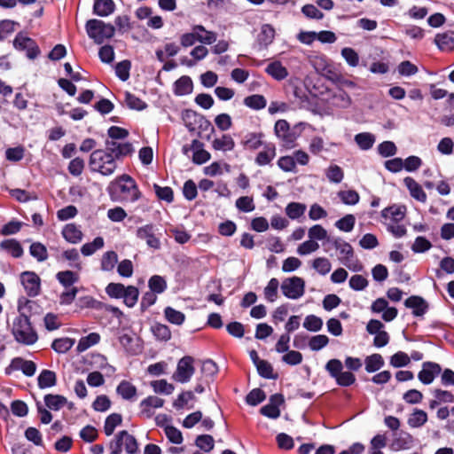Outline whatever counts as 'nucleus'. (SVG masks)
I'll list each match as a JSON object with an SVG mask.
<instances>
[{
  "label": "nucleus",
  "mask_w": 454,
  "mask_h": 454,
  "mask_svg": "<svg viewBox=\"0 0 454 454\" xmlns=\"http://www.w3.org/2000/svg\"><path fill=\"white\" fill-rule=\"evenodd\" d=\"M244 105L253 110H262L267 106V100L264 96L260 94H254L247 96L243 100Z\"/></svg>",
  "instance_id": "obj_38"
},
{
  "label": "nucleus",
  "mask_w": 454,
  "mask_h": 454,
  "mask_svg": "<svg viewBox=\"0 0 454 454\" xmlns=\"http://www.w3.org/2000/svg\"><path fill=\"white\" fill-rule=\"evenodd\" d=\"M306 209L307 207L303 203L290 202L286 205L285 212L290 219L296 220L304 215Z\"/></svg>",
  "instance_id": "obj_41"
},
{
  "label": "nucleus",
  "mask_w": 454,
  "mask_h": 454,
  "mask_svg": "<svg viewBox=\"0 0 454 454\" xmlns=\"http://www.w3.org/2000/svg\"><path fill=\"white\" fill-rule=\"evenodd\" d=\"M405 307L412 309V314L415 317L423 316L427 310V304L426 301L419 296H411L404 301Z\"/></svg>",
  "instance_id": "obj_21"
},
{
  "label": "nucleus",
  "mask_w": 454,
  "mask_h": 454,
  "mask_svg": "<svg viewBox=\"0 0 454 454\" xmlns=\"http://www.w3.org/2000/svg\"><path fill=\"white\" fill-rule=\"evenodd\" d=\"M333 104L340 108H348L352 104L349 95L342 89H339L333 96Z\"/></svg>",
  "instance_id": "obj_50"
},
{
  "label": "nucleus",
  "mask_w": 454,
  "mask_h": 454,
  "mask_svg": "<svg viewBox=\"0 0 454 454\" xmlns=\"http://www.w3.org/2000/svg\"><path fill=\"white\" fill-rule=\"evenodd\" d=\"M198 42L205 44H212L216 41V34L207 30L203 26L197 25L193 27Z\"/></svg>",
  "instance_id": "obj_35"
},
{
  "label": "nucleus",
  "mask_w": 454,
  "mask_h": 454,
  "mask_svg": "<svg viewBox=\"0 0 454 454\" xmlns=\"http://www.w3.org/2000/svg\"><path fill=\"white\" fill-rule=\"evenodd\" d=\"M364 364L367 372H374L379 371L384 365V360L381 355L373 354L365 358Z\"/></svg>",
  "instance_id": "obj_46"
},
{
  "label": "nucleus",
  "mask_w": 454,
  "mask_h": 454,
  "mask_svg": "<svg viewBox=\"0 0 454 454\" xmlns=\"http://www.w3.org/2000/svg\"><path fill=\"white\" fill-rule=\"evenodd\" d=\"M155 226L153 223H148L138 227L136 231L137 239L145 240L146 245L153 249L160 248V240L155 235Z\"/></svg>",
  "instance_id": "obj_13"
},
{
  "label": "nucleus",
  "mask_w": 454,
  "mask_h": 454,
  "mask_svg": "<svg viewBox=\"0 0 454 454\" xmlns=\"http://www.w3.org/2000/svg\"><path fill=\"white\" fill-rule=\"evenodd\" d=\"M279 282L277 278H272L264 288V297L270 302H274L278 298V290Z\"/></svg>",
  "instance_id": "obj_54"
},
{
  "label": "nucleus",
  "mask_w": 454,
  "mask_h": 454,
  "mask_svg": "<svg viewBox=\"0 0 454 454\" xmlns=\"http://www.w3.org/2000/svg\"><path fill=\"white\" fill-rule=\"evenodd\" d=\"M37 383L41 389L54 387L57 383V375L53 371L44 369L38 375Z\"/></svg>",
  "instance_id": "obj_32"
},
{
  "label": "nucleus",
  "mask_w": 454,
  "mask_h": 454,
  "mask_svg": "<svg viewBox=\"0 0 454 454\" xmlns=\"http://www.w3.org/2000/svg\"><path fill=\"white\" fill-rule=\"evenodd\" d=\"M153 390L156 394L170 395L173 393L175 387L168 383L166 380H153L150 383Z\"/></svg>",
  "instance_id": "obj_52"
},
{
  "label": "nucleus",
  "mask_w": 454,
  "mask_h": 454,
  "mask_svg": "<svg viewBox=\"0 0 454 454\" xmlns=\"http://www.w3.org/2000/svg\"><path fill=\"white\" fill-rule=\"evenodd\" d=\"M281 291L286 298L297 300L304 294L305 282L300 277L287 278L281 284Z\"/></svg>",
  "instance_id": "obj_8"
},
{
  "label": "nucleus",
  "mask_w": 454,
  "mask_h": 454,
  "mask_svg": "<svg viewBox=\"0 0 454 454\" xmlns=\"http://www.w3.org/2000/svg\"><path fill=\"white\" fill-rule=\"evenodd\" d=\"M338 197L346 205L354 206L359 202L360 196L355 190L340 191Z\"/></svg>",
  "instance_id": "obj_58"
},
{
  "label": "nucleus",
  "mask_w": 454,
  "mask_h": 454,
  "mask_svg": "<svg viewBox=\"0 0 454 454\" xmlns=\"http://www.w3.org/2000/svg\"><path fill=\"white\" fill-rule=\"evenodd\" d=\"M86 32L90 38L93 39L98 44L105 40L110 39L114 35L115 28L110 23H106L101 20H90L86 23Z\"/></svg>",
  "instance_id": "obj_6"
},
{
  "label": "nucleus",
  "mask_w": 454,
  "mask_h": 454,
  "mask_svg": "<svg viewBox=\"0 0 454 454\" xmlns=\"http://www.w3.org/2000/svg\"><path fill=\"white\" fill-rule=\"evenodd\" d=\"M116 393L126 401H133L136 399L137 389L131 382L121 380L116 387Z\"/></svg>",
  "instance_id": "obj_27"
},
{
  "label": "nucleus",
  "mask_w": 454,
  "mask_h": 454,
  "mask_svg": "<svg viewBox=\"0 0 454 454\" xmlns=\"http://www.w3.org/2000/svg\"><path fill=\"white\" fill-rule=\"evenodd\" d=\"M441 366L434 362H425L422 369L418 374V378L425 385L431 384L434 378L441 373Z\"/></svg>",
  "instance_id": "obj_15"
},
{
  "label": "nucleus",
  "mask_w": 454,
  "mask_h": 454,
  "mask_svg": "<svg viewBox=\"0 0 454 454\" xmlns=\"http://www.w3.org/2000/svg\"><path fill=\"white\" fill-rule=\"evenodd\" d=\"M21 284L30 297L37 296L41 290V279L32 271H25L20 275Z\"/></svg>",
  "instance_id": "obj_12"
},
{
  "label": "nucleus",
  "mask_w": 454,
  "mask_h": 454,
  "mask_svg": "<svg viewBox=\"0 0 454 454\" xmlns=\"http://www.w3.org/2000/svg\"><path fill=\"white\" fill-rule=\"evenodd\" d=\"M332 243L339 253L338 259L341 264L354 272L363 270V264L355 258L354 249L349 243L340 238L334 239Z\"/></svg>",
  "instance_id": "obj_5"
},
{
  "label": "nucleus",
  "mask_w": 454,
  "mask_h": 454,
  "mask_svg": "<svg viewBox=\"0 0 454 454\" xmlns=\"http://www.w3.org/2000/svg\"><path fill=\"white\" fill-rule=\"evenodd\" d=\"M63 238L71 244H77L82 241L83 234L80 228L74 223H67L62 229Z\"/></svg>",
  "instance_id": "obj_24"
},
{
  "label": "nucleus",
  "mask_w": 454,
  "mask_h": 454,
  "mask_svg": "<svg viewBox=\"0 0 454 454\" xmlns=\"http://www.w3.org/2000/svg\"><path fill=\"white\" fill-rule=\"evenodd\" d=\"M310 65L318 74H325L329 79V76L333 74L331 66L328 63V59L323 54L311 55L309 58Z\"/></svg>",
  "instance_id": "obj_18"
},
{
  "label": "nucleus",
  "mask_w": 454,
  "mask_h": 454,
  "mask_svg": "<svg viewBox=\"0 0 454 454\" xmlns=\"http://www.w3.org/2000/svg\"><path fill=\"white\" fill-rule=\"evenodd\" d=\"M13 47L20 51H26V55L29 59H36L41 51L35 41L24 33H18L13 40Z\"/></svg>",
  "instance_id": "obj_9"
},
{
  "label": "nucleus",
  "mask_w": 454,
  "mask_h": 454,
  "mask_svg": "<svg viewBox=\"0 0 454 454\" xmlns=\"http://www.w3.org/2000/svg\"><path fill=\"white\" fill-rule=\"evenodd\" d=\"M30 254L38 262H44L48 258L46 247L40 242L31 244L29 247Z\"/></svg>",
  "instance_id": "obj_56"
},
{
  "label": "nucleus",
  "mask_w": 454,
  "mask_h": 454,
  "mask_svg": "<svg viewBox=\"0 0 454 454\" xmlns=\"http://www.w3.org/2000/svg\"><path fill=\"white\" fill-rule=\"evenodd\" d=\"M193 83L189 76L184 75L177 79L173 85V91L176 96H185L192 93Z\"/></svg>",
  "instance_id": "obj_28"
},
{
  "label": "nucleus",
  "mask_w": 454,
  "mask_h": 454,
  "mask_svg": "<svg viewBox=\"0 0 454 454\" xmlns=\"http://www.w3.org/2000/svg\"><path fill=\"white\" fill-rule=\"evenodd\" d=\"M15 371H21L24 375L32 377L36 372V364L33 361L25 360L22 357H15L4 369V373L9 376Z\"/></svg>",
  "instance_id": "obj_11"
},
{
  "label": "nucleus",
  "mask_w": 454,
  "mask_h": 454,
  "mask_svg": "<svg viewBox=\"0 0 454 454\" xmlns=\"http://www.w3.org/2000/svg\"><path fill=\"white\" fill-rule=\"evenodd\" d=\"M32 303L25 298H21L18 301V310L20 315L13 320L12 333L15 340L20 344L30 346L35 344L38 336L35 330L32 327L28 317L26 315L27 307H30Z\"/></svg>",
  "instance_id": "obj_1"
},
{
  "label": "nucleus",
  "mask_w": 454,
  "mask_h": 454,
  "mask_svg": "<svg viewBox=\"0 0 454 454\" xmlns=\"http://www.w3.org/2000/svg\"><path fill=\"white\" fill-rule=\"evenodd\" d=\"M125 102L130 109L134 110L141 111L147 107V105L145 101L130 92L125 93Z\"/></svg>",
  "instance_id": "obj_64"
},
{
  "label": "nucleus",
  "mask_w": 454,
  "mask_h": 454,
  "mask_svg": "<svg viewBox=\"0 0 454 454\" xmlns=\"http://www.w3.org/2000/svg\"><path fill=\"white\" fill-rule=\"evenodd\" d=\"M276 31L270 24H263L260 27V31L256 35L255 43L259 50L267 49L275 38Z\"/></svg>",
  "instance_id": "obj_16"
},
{
  "label": "nucleus",
  "mask_w": 454,
  "mask_h": 454,
  "mask_svg": "<svg viewBox=\"0 0 454 454\" xmlns=\"http://www.w3.org/2000/svg\"><path fill=\"white\" fill-rule=\"evenodd\" d=\"M76 306L81 309H102L103 302L97 301L90 295H85L80 297L77 300Z\"/></svg>",
  "instance_id": "obj_51"
},
{
  "label": "nucleus",
  "mask_w": 454,
  "mask_h": 454,
  "mask_svg": "<svg viewBox=\"0 0 454 454\" xmlns=\"http://www.w3.org/2000/svg\"><path fill=\"white\" fill-rule=\"evenodd\" d=\"M371 310L376 314L382 313L381 318L386 322L394 320L398 314L395 307L388 306V302L385 298L376 299L371 305Z\"/></svg>",
  "instance_id": "obj_14"
},
{
  "label": "nucleus",
  "mask_w": 454,
  "mask_h": 454,
  "mask_svg": "<svg viewBox=\"0 0 454 454\" xmlns=\"http://www.w3.org/2000/svg\"><path fill=\"white\" fill-rule=\"evenodd\" d=\"M115 4L113 0H94L93 12L100 17H107L114 13Z\"/></svg>",
  "instance_id": "obj_29"
},
{
  "label": "nucleus",
  "mask_w": 454,
  "mask_h": 454,
  "mask_svg": "<svg viewBox=\"0 0 454 454\" xmlns=\"http://www.w3.org/2000/svg\"><path fill=\"white\" fill-rule=\"evenodd\" d=\"M305 126V122H299L291 127L286 120L281 119L276 121L274 133L283 146L293 148Z\"/></svg>",
  "instance_id": "obj_3"
},
{
  "label": "nucleus",
  "mask_w": 454,
  "mask_h": 454,
  "mask_svg": "<svg viewBox=\"0 0 454 454\" xmlns=\"http://www.w3.org/2000/svg\"><path fill=\"white\" fill-rule=\"evenodd\" d=\"M118 262V255L114 251H107L103 254L100 269L103 271H112Z\"/></svg>",
  "instance_id": "obj_44"
},
{
  "label": "nucleus",
  "mask_w": 454,
  "mask_h": 454,
  "mask_svg": "<svg viewBox=\"0 0 454 454\" xmlns=\"http://www.w3.org/2000/svg\"><path fill=\"white\" fill-rule=\"evenodd\" d=\"M107 190L111 199L114 201L134 203L142 196L136 181L126 174L112 182Z\"/></svg>",
  "instance_id": "obj_2"
},
{
  "label": "nucleus",
  "mask_w": 454,
  "mask_h": 454,
  "mask_svg": "<svg viewBox=\"0 0 454 454\" xmlns=\"http://www.w3.org/2000/svg\"><path fill=\"white\" fill-rule=\"evenodd\" d=\"M427 421V412L420 409H415L408 418L407 423L411 428H418L424 426Z\"/></svg>",
  "instance_id": "obj_39"
},
{
  "label": "nucleus",
  "mask_w": 454,
  "mask_h": 454,
  "mask_svg": "<svg viewBox=\"0 0 454 454\" xmlns=\"http://www.w3.org/2000/svg\"><path fill=\"white\" fill-rule=\"evenodd\" d=\"M355 142L361 150L371 149L375 143V136L369 132L358 133L355 136Z\"/></svg>",
  "instance_id": "obj_40"
},
{
  "label": "nucleus",
  "mask_w": 454,
  "mask_h": 454,
  "mask_svg": "<svg viewBox=\"0 0 454 454\" xmlns=\"http://www.w3.org/2000/svg\"><path fill=\"white\" fill-rule=\"evenodd\" d=\"M89 166L91 171L103 176L112 175L117 167L116 160L107 150H95L91 153Z\"/></svg>",
  "instance_id": "obj_4"
},
{
  "label": "nucleus",
  "mask_w": 454,
  "mask_h": 454,
  "mask_svg": "<svg viewBox=\"0 0 454 454\" xmlns=\"http://www.w3.org/2000/svg\"><path fill=\"white\" fill-rule=\"evenodd\" d=\"M265 72L276 81H283L289 74L286 67L278 60L270 62L265 68Z\"/></svg>",
  "instance_id": "obj_23"
},
{
  "label": "nucleus",
  "mask_w": 454,
  "mask_h": 454,
  "mask_svg": "<svg viewBox=\"0 0 454 454\" xmlns=\"http://www.w3.org/2000/svg\"><path fill=\"white\" fill-rule=\"evenodd\" d=\"M413 443V438L409 433H401L395 437L392 443L391 449L395 451L408 450Z\"/></svg>",
  "instance_id": "obj_33"
},
{
  "label": "nucleus",
  "mask_w": 454,
  "mask_h": 454,
  "mask_svg": "<svg viewBox=\"0 0 454 454\" xmlns=\"http://www.w3.org/2000/svg\"><path fill=\"white\" fill-rule=\"evenodd\" d=\"M312 268L320 275H326L332 269L330 261L325 257H317L311 262Z\"/></svg>",
  "instance_id": "obj_55"
},
{
  "label": "nucleus",
  "mask_w": 454,
  "mask_h": 454,
  "mask_svg": "<svg viewBox=\"0 0 454 454\" xmlns=\"http://www.w3.org/2000/svg\"><path fill=\"white\" fill-rule=\"evenodd\" d=\"M126 287L121 283H109L106 287V293L111 298L122 299Z\"/></svg>",
  "instance_id": "obj_62"
},
{
  "label": "nucleus",
  "mask_w": 454,
  "mask_h": 454,
  "mask_svg": "<svg viewBox=\"0 0 454 454\" xmlns=\"http://www.w3.org/2000/svg\"><path fill=\"white\" fill-rule=\"evenodd\" d=\"M262 132H250L244 137L242 144L247 149L256 150L262 145Z\"/></svg>",
  "instance_id": "obj_36"
},
{
  "label": "nucleus",
  "mask_w": 454,
  "mask_h": 454,
  "mask_svg": "<svg viewBox=\"0 0 454 454\" xmlns=\"http://www.w3.org/2000/svg\"><path fill=\"white\" fill-rule=\"evenodd\" d=\"M381 216L385 223H400L405 216V207L393 205L381 211Z\"/></svg>",
  "instance_id": "obj_19"
},
{
  "label": "nucleus",
  "mask_w": 454,
  "mask_h": 454,
  "mask_svg": "<svg viewBox=\"0 0 454 454\" xmlns=\"http://www.w3.org/2000/svg\"><path fill=\"white\" fill-rule=\"evenodd\" d=\"M193 152L192 160L196 164H203L209 160L210 153L203 148V144L194 139L192 142L191 148Z\"/></svg>",
  "instance_id": "obj_26"
},
{
  "label": "nucleus",
  "mask_w": 454,
  "mask_h": 454,
  "mask_svg": "<svg viewBox=\"0 0 454 454\" xmlns=\"http://www.w3.org/2000/svg\"><path fill=\"white\" fill-rule=\"evenodd\" d=\"M235 142L228 134H223L212 142V147L216 151L228 152L233 150Z\"/></svg>",
  "instance_id": "obj_34"
},
{
  "label": "nucleus",
  "mask_w": 454,
  "mask_h": 454,
  "mask_svg": "<svg viewBox=\"0 0 454 454\" xmlns=\"http://www.w3.org/2000/svg\"><path fill=\"white\" fill-rule=\"evenodd\" d=\"M106 149L114 155V159H119L129 155L133 152V146L129 142L119 143L114 140L106 141Z\"/></svg>",
  "instance_id": "obj_17"
},
{
  "label": "nucleus",
  "mask_w": 454,
  "mask_h": 454,
  "mask_svg": "<svg viewBox=\"0 0 454 454\" xmlns=\"http://www.w3.org/2000/svg\"><path fill=\"white\" fill-rule=\"evenodd\" d=\"M43 400L47 408L52 411H59L67 403V399L60 395L48 394Z\"/></svg>",
  "instance_id": "obj_37"
},
{
  "label": "nucleus",
  "mask_w": 454,
  "mask_h": 454,
  "mask_svg": "<svg viewBox=\"0 0 454 454\" xmlns=\"http://www.w3.org/2000/svg\"><path fill=\"white\" fill-rule=\"evenodd\" d=\"M121 444L124 445L125 450L128 454H137L138 443L136 438L129 434L126 430H122L117 434Z\"/></svg>",
  "instance_id": "obj_25"
},
{
  "label": "nucleus",
  "mask_w": 454,
  "mask_h": 454,
  "mask_svg": "<svg viewBox=\"0 0 454 454\" xmlns=\"http://www.w3.org/2000/svg\"><path fill=\"white\" fill-rule=\"evenodd\" d=\"M104 245V239L102 237H97L93 239V241L82 245L81 247V253L84 256L92 255L96 251L101 249Z\"/></svg>",
  "instance_id": "obj_49"
},
{
  "label": "nucleus",
  "mask_w": 454,
  "mask_h": 454,
  "mask_svg": "<svg viewBox=\"0 0 454 454\" xmlns=\"http://www.w3.org/2000/svg\"><path fill=\"white\" fill-rule=\"evenodd\" d=\"M100 340V335L97 333H91L87 336L82 337L77 345V351L83 352L91 346L96 345Z\"/></svg>",
  "instance_id": "obj_47"
},
{
  "label": "nucleus",
  "mask_w": 454,
  "mask_h": 454,
  "mask_svg": "<svg viewBox=\"0 0 454 454\" xmlns=\"http://www.w3.org/2000/svg\"><path fill=\"white\" fill-rule=\"evenodd\" d=\"M74 344V340L70 338H59L53 340L51 348L57 353L67 352Z\"/></svg>",
  "instance_id": "obj_60"
},
{
  "label": "nucleus",
  "mask_w": 454,
  "mask_h": 454,
  "mask_svg": "<svg viewBox=\"0 0 454 454\" xmlns=\"http://www.w3.org/2000/svg\"><path fill=\"white\" fill-rule=\"evenodd\" d=\"M152 332L159 340L167 341L171 338V332L168 325L163 324H155L152 326Z\"/></svg>",
  "instance_id": "obj_57"
},
{
  "label": "nucleus",
  "mask_w": 454,
  "mask_h": 454,
  "mask_svg": "<svg viewBox=\"0 0 454 454\" xmlns=\"http://www.w3.org/2000/svg\"><path fill=\"white\" fill-rule=\"evenodd\" d=\"M0 248L14 258H20L23 254V248L19 241L13 239H4L0 243Z\"/></svg>",
  "instance_id": "obj_31"
},
{
  "label": "nucleus",
  "mask_w": 454,
  "mask_h": 454,
  "mask_svg": "<svg viewBox=\"0 0 454 454\" xmlns=\"http://www.w3.org/2000/svg\"><path fill=\"white\" fill-rule=\"evenodd\" d=\"M193 358L186 356L181 358L176 366V370L173 374V379L180 383H186L191 380L194 374Z\"/></svg>",
  "instance_id": "obj_10"
},
{
  "label": "nucleus",
  "mask_w": 454,
  "mask_h": 454,
  "mask_svg": "<svg viewBox=\"0 0 454 454\" xmlns=\"http://www.w3.org/2000/svg\"><path fill=\"white\" fill-rule=\"evenodd\" d=\"M165 318L173 325H181L185 320V315L172 307H166L164 309Z\"/></svg>",
  "instance_id": "obj_48"
},
{
  "label": "nucleus",
  "mask_w": 454,
  "mask_h": 454,
  "mask_svg": "<svg viewBox=\"0 0 454 454\" xmlns=\"http://www.w3.org/2000/svg\"><path fill=\"white\" fill-rule=\"evenodd\" d=\"M122 416L120 413H112L106 417L104 424V432L109 436L112 435L117 427L121 425Z\"/></svg>",
  "instance_id": "obj_42"
},
{
  "label": "nucleus",
  "mask_w": 454,
  "mask_h": 454,
  "mask_svg": "<svg viewBox=\"0 0 454 454\" xmlns=\"http://www.w3.org/2000/svg\"><path fill=\"white\" fill-rule=\"evenodd\" d=\"M403 183L407 187L410 195L419 202L427 201V194L422 189V186L412 177L407 176L403 179Z\"/></svg>",
  "instance_id": "obj_20"
},
{
  "label": "nucleus",
  "mask_w": 454,
  "mask_h": 454,
  "mask_svg": "<svg viewBox=\"0 0 454 454\" xmlns=\"http://www.w3.org/2000/svg\"><path fill=\"white\" fill-rule=\"evenodd\" d=\"M434 43L442 51H450L454 48V37L452 33L444 32L437 34L434 37Z\"/></svg>",
  "instance_id": "obj_30"
},
{
  "label": "nucleus",
  "mask_w": 454,
  "mask_h": 454,
  "mask_svg": "<svg viewBox=\"0 0 454 454\" xmlns=\"http://www.w3.org/2000/svg\"><path fill=\"white\" fill-rule=\"evenodd\" d=\"M323 320L315 315H309L305 317L303 327L310 332H318L323 327Z\"/></svg>",
  "instance_id": "obj_59"
},
{
  "label": "nucleus",
  "mask_w": 454,
  "mask_h": 454,
  "mask_svg": "<svg viewBox=\"0 0 454 454\" xmlns=\"http://www.w3.org/2000/svg\"><path fill=\"white\" fill-rule=\"evenodd\" d=\"M276 154L277 152L275 145L271 143L266 144L263 146V150L257 153L254 162L258 166L269 165L276 157Z\"/></svg>",
  "instance_id": "obj_22"
},
{
  "label": "nucleus",
  "mask_w": 454,
  "mask_h": 454,
  "mask_svg": "<svg viewBox=\"0 0 454 454\" xmlns=\"http://www.w3.org/2000/svg\"><path fill=\"white\" fill-rule=\"evenodd\" d=\"M329 343V338L325 334L312 336L309 340V347L312 351H319Z\"/></svg>",
  "instance_id": "obj_61"
},
{
  "label": "nucleus",
  "mask_w": 454,
  "mask_h": 454,
  "mask_svg": "<svg viewBox=\"0 0 454 454\" xmlns=\"http://www.w3.org/2000/svg\"><path fill=\"white\" fill-rule=\"evenodd\" d=\"M139 296V291L137 287L134 286H128L125 289L124 294L122 296L123 302L129 308H132L137 302Z\"/></svg>",
  "instance_id": "obj_53"
},
{
  "label": "nucleus",
  "mask_w": 454,
  "mask_h": 454,
  "mask_svg": "<svg viewBox=\"0 0 454 454\" xmlns=\"http://www.w3.org/2000/svg\"><path fill=\"white\" fill-rule=\"evenodd\" d=\"M343 364L339 359H331L325 364L329 375L341 387H348L356 381V376L350 372H342Z\"/></svg>",
  "instance_id": "obj_7"
},
{
  "label": "nucleus",
  "mask_w": 454,
  "mask_h": 454,
  "mask_svg": "<svg viewBox=\"0 0 454 454\" xmlns=\"http://www.w3.org/2000/svg\"><path fill=\"white\" fill-rule=\"evenodd\" d=\"M150 291L156 294H162L168 287L166 279L160 275H153L148 280Z\"/></svg>",
  "instance_id": "obj_45"
},
{
  "label": "nucleus",
  "mask_w": 454,
  "mask_h": 454,
  "mask_svg": "<svg viewBox=\"0 0 454 454\" xmlns=\"http://www.w3.org/2000/svg\"><path fill=\"white\" fill-rule=\"evenodd\" d=\"M325 175L328 180L334 184L340 183L344 177V173L341 168L335 164L330 165L328 167Z\"/></svg>",
  "instance_id": "obj_63"
},
{
  "label": "nucleus",
  "mask_w": 454,
  "mask_h": 454,
  "mask_svg": "<svg viewBox=\"0 0 454 454\" xmlns=\"http://www.w3.org/2000/svg\"><path fill=\"white\" fill-rule=\"evenodd\" d=\"M56 278L64 287H70L78 282L79 275L72 270H63L56 274Z\"/></svg>",
  "instance_id": "obj_43"
}]
</instances>
